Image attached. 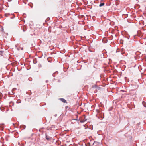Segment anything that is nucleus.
I'll return each mask as SVG.
<instances>
[{
    "label": "nucleus",
    "instance_id": "4468645a",
    "mask_svg": "<svg viewBox=\"0 0 146 146\" xmlns=\"http://www.w3.org/2000/svg\"><path fill=\"white\" fill-rule=\"evenodd\" d=\"M92 88H97V86L96 85H95L93 86Z\"/></svg>",
    "mask_w": 146,
    "mask_h": 146
},
{
    "label": "nucleus",
    "instance_id": "2f4dec72",
    "mask_svg": "<svg viewBox=\"0 0 146 146\" xmlns=\"http://www.w3.org/2000/svg\"><path fill=\"white\" fill-rule=\"evenodd\" d=\"M21 50H23V48H21Z\"/></svg>",
    "mask_w": 146,
    "mask_h": 146
},
{
    "label": "nucleus",
    "instance_id": "7c9ffc66",
    "mask_svg": "<svg viewBox=\"0 0 146 146\" xmlns=\"http://www.w3.org/2000/svg\"><path fill=\"white\" fill-rule=\"evenodd\" d=\"M139 125V123H137V125L138 126Z\"/></svg>",
    "mask_w": 146,
    "mask_h": 146
},
{
    "label": "nucleus",
    "instance_id": "39448f33",
    "mask_svg": "<svg viewBox=\"0 0 146 146\" xmlns=\"http://www.w3.org/2000/svg\"><path fill=\"white\" fill-rule=\"evenodd\" d=\"M4 52L3 51H0V56H3V54Z\"/></svg>",
    "mask_w": 146,
    "mask_h": 146
},
{
    "label": "nucleus",
    "instance_id": "cd10ccee",
    "mask_svg": "<svg viewBox=\"0 0 146 146\" xmlns=\"http://www.w3.org/2000/svg\"><path fill=\"white\" fill-rule=\"evenodd\" d=\"M57 115L56 114L54 115V116L55 117H56L57 116Z\"/></svg>",
    "mask_w": 146,
    "mask_h": 146
},
{
    "label": "nucleus",
    "instance_id": "9b49d317",
    "mask_svg": "<svg viewBox=\"0 0 146 146\" xmlns=\"http://www.w3.org/2000/svg\"><path fill=\"white\" fill-rule=\"evenodd\" d=\"M85 145L86 146H90V143L88 142L87 144H85Z\"/></svg>",
    "mask_w": 146,
    "mask_h": 146
},
{
    "label": "nucleus",
    "instance_id": "72a5a7b5",
    "mask_svg": "<svg viewBox=\"0 0 146 146\" xmlns=\"http://www.w3.org/2000/svg\"><path fill=\"white\" fill-rule=\"evenodd\" d=\"M23 31H25V30H23Z\"/></svg>",
    "mask_w": 146,
    "mask_h": 146
},
{
    "label": "nucleus",
    "instance_id": "dca6fc26",
    "mask_svg": "<svg viewBox=\"0 0 146 146\" xmlns=\"http://www.w3.org/2000/svg\"><path fill=\"white\" fill-rule=\"evenodd\" d=\"M125 38H126L127 39H129L130 38V36H126V37H125Z\"/></svg>",
    "mask_w": 146,
    "mask_h": 146
},
{
    "label": "nucleus",
    "instance_id": "4be33fe9",
    "mask_svg": "<svg viewBox=\"0 0 146 146\" xmlns=\"http://www.w3.org/2000/svg\"><path fill=\"white\" fill-rule=\"evenodd\" d=\"M55 74L54 73L53 74L52 76H53V77H55Z\"/></svg>",
    "mask_w": 146,
    "mask_h": 146
},
{
    "label": "nucleus",
    "instance_id": "393cba45",
    "mask_svg": "<svg viewBox=\"0 0 146 146\" xmlns=\"http://www.w3.org/2000/svg\"><path fill=\"white\" fill-rule=\"evenodd\" d=\"M58 82H61V80H58Z\"/></svg>",
    "mask_w": 146,
    "mask_h": 146
},
{
    "label": "nucleus",
    "instance_id": "f3484780",
    "mask_svg": "<svg viewBox=\"0 0 146 146\" xmlns=\"http://www.w3.org/2000/svg\"><path fill=\"white\" fill-rule=\"evenodd\" d=\"M10 15V14L9 13H6V14H5V16L6 17H7L9 15Z\"/></svg>",
    "mask_w": 146,
    "mask_h": 146
},
{
    "label": "nucleus",
    "instance_id": "0eeeda50",
    "mask_svg": "<svg viewBox=\"0 0 146 146\" xmlns=\"http://www.w3.org/2000/svg\"><path fill=\"white\" fill-rule=\"evenodd\" d=\"M28 5L30 6L31 8H32L33 7V5L32 3H29L28 4Z\"/></svg>",
    "mask_w": 146,
    "mask_h": 146
},
{
    "label": "nucleus",
    "instance_id": "6e6552de",
    "mask_svg": "<svg viewBox=\"0 0 146 146\" xmlns=\"http://www.w3.org/2000/svg\"><path fill=\"white\" fill-rule=\"evenodd\" d=\"M104 3H101L99 5V7H101L102 6H104Z\"/></svg>",
    "mask_w": 146,
    "mask_h": 146
},
{
    "label": "nucleus",
    "instance_id": "a878e982",
    "mask_svg": "<svg viewBox=\"0 0 146 146\" xmlns=\"http://www.w3.org/2000/svg\"><path fill=\"white\" fill-rule=\"evenodd\" d=\"M97 143V142H96L95 141H94V143L93 144V145L94 144V143Z\"/></svg>",
    "mask_w": 146,
    "mask_h": 146
},
{
    "label": "nucleus",
    "instance_id": "bb28decb",
    "mask_svg": "<svg viewBox=\"0 0 146 146\" xmlns=\"http://www.w3.org/2000/svg\"><path fill=\"white\" fill-rule=\"evenodd\" d=\"M96 1H94V3H98V2H96Z\"/></svg>",
    "mask_w": 146,
    "mask_h": 146
},
{
    "label": "nucleus",
    "instance_id": "423d86ee",
    "mask_svg": "<svg viewBox=\"0 0 146 146\" xmlns=\"http://www.w3.org/2000/svg\"><path fill=\"white\" fill-rule=\"evenodd\" d=\"M20 127L21 128H23V129H25L26 128L25 125H21L20 126Z\"/></svg>",
    "mask_w": 146,
    "mask_h": 146
},
{
    "label": "nucleus",
    "instance_id": "c85d7f7f",
    "mask_svg": "<svg viewBox=\"0 0 146 146\" xmlns=\"http://www.w3.org/2000/svg\"><path fill=\"white\" fill-rule=\"evenodd\" d=\"M84 119H86V116H85V115H84Z\"/></svg>",
    "mask_w": 146,
    "mask_h": 146
},
{
    "label": "nucleus",
    "instance_id": "412c9836",
    "mask_svg": "<svg viewBox=\"0 0 146 146\" xmlns=\"http://www.w3.org/2000/svg\"><path fill=\"white\" fill-rule=\"evenodd\" d=\"M38 67H42V65H41V64H38Z\"/></svg>",
    "mask_w": 146,
    "mask_h": 146
},
{
    "label": "nucleus",
    "instance_id": "aec40b11",
    "mask_svg": "<svg viewBox=\"0 0 146 146\" xmlns=\"http://www.w3.org/2000/svg\"><path fill=\"white\" fill-rule=\"evenodd\" d=\"M26 93H27V94H29V95H30L31 94V91L30 92V93H28V92H27Z\"/></svg>",
    "mask_w": 146,
    "mask_h": 146
},
{
    "label": "nucleus",
    "instance_id": "ddd939ff",
    "mask_svg": "<svg viewBox=\"0 0 146 146\" xmlns=\"http://www.w3.org/2000/svg\"><path fill=\"white\" fill-rule=\"evenodd\" d=\"M78 117V116H77V117H76V119H72V120H76V121H78L79 120H80V119H77Z\"/></svg>",
    "mask_w": 146,
    "mask_h": 146
},
{
    "label": "nucleus",
    "instance_id": "473e14b6",
    "mask_svg": "<svg viewBox=\"0 0 146 146\" xmlns=\"http://www.w3.org/2000/svg\"><path fill=\"white\" fill-rule=\"evenodd\" d=\"M133 108H135V106H134V107H133Z\"/></svg>",
    "mask_w": 146,
    "mask_h": 146
},
{
    "label": "nucleus",
    "instance_id": "20e7f679",
    "mask_svg": "<svg viewBox=\"0 0 146 146\" xmlns=\"http://www.w3.org/2000/svg\"><path fill=\"white\" fill-rule=\"evenodd\" d=\"M102 40L104 43H106L108 42V40L106 38H104Z\"/></svg>",
    "mask_w": 146,
    "mask_h": 146
},
{
    "label": "nucleus",
    "instance_id": "b1692460",
    "mask_svg": "<svg viewBox=\"0 0 146 146\" xmlns=\"http://www.w3.org/2000/svg\"><path fill=\"white\" fill-rule=\"evenodd\" d=\"M48 80H46V81H45V82H46V83H48Z\"/></svg>",
    "mask_w": 146,
    "mask_h": 146
},
{
    "label": "nucleus",
    "instance_id": "7ed1b4c3",
    "mask_svg": "<svg viewBox=\"0 0 146 146\" xmlns=\"http://www.w3.org/2000/svg\"><path fill=\"white\" fill-rule=\"evenodd\" d=\"M4 124L1 123L0 124V129L1 131L3 130L4 127Z\"/></svg>",
    "mask_w": 146,
    "mask_h": 146
},
{
    "label": "nucleus",
    "instance_id": "9d476101",
    "mask_svg": "<svg viewBox=\"0 0 146 146\" xmlns=\"http://www.w3.org/2000/svg\"><path fill=\"white\" fill-rule=\"evenodd\" d=\"M33 63L34 64H35L37 63V61L36 59L34 60H33Z\"/></svg>",
    "mask_w": 146,
    "mask_h": 146
},
{
    "label": "nucleus",
    "instance_id": "2eb2a0df",
    "mask_svg": "<svg viewBox=\"0 0 146 146\" xmlns=\"http://www.w3.org/2000/svg\"><path fill=\"white\" fill-rule=\"evenodd\" d=\"M10 104H11L12 105H11V106H13L14 105V103L13 102H10Z\"/></svg>",
    "mask_w": 146,
    "mask_h": 146
},
{
    "label": "nucleus",
    "instance_id": "c756f323",
    "mask_svg": "<svg viewBox=\"0 0 146 146\" xmlns=\"http://www.w3.org/2000/svg\"><path fill=\"white\" fill-rule=\"evenodd\" d=\"M55 54V53H53V52H51V54Z\"/></svg>",
    "mask_w": 146,
    "mask_h": 146
},
{
    "label": "nucleus",
    "instance_id": "5701e85b",
    "mask_svg": "<svg viewBox=\"0 0 146 146\" xmlns=\"http://www.w3.org/2000/svg\"><path fill=\"white\" fill-rule=\"evenodd\" d=\"M58 71H56L54 73L55 74H58Z\"/></svg>",
    "mask_w": 146,
    "mask_h": 146
},
{
    "label": "nucleus",
    "instance_id": "1a4fd4ad",
    "mask_svg": "<svg viewBox=\"0 0 146 146\" xmlns=\"http://www.w3.org/2000/svg\"><path fill=\"white\" fill-rule=\"evenodd\" d=\"M87 120V119H83V120H80V122H81V123H84V122L86 121Z\"/></svg>",
    "mask_w": 146,
    "mask_h": 146
},
{
    "label": "nucleus",
    "instance_id": "a211bd4d",
    "mask_svg": "<svg viewBox=\"0 0 146 146\" xmlns=\"http://www.w3.org/2000/svg\"><path fill=\"white\" fill-rule=\"evenodd\" d=\"M145 103L143 101V104L144 106L145 107H146V105L144 104V103Z\"/></svg>",
    "mask_w": 146,
    "mask_h": 146
},
{
    "label": "nucleus",
    "instance_id": "f257e3e1",
    "mask_svg": "<svg viewBox=\"0 0 146 146\" xmlns=\"http://www.w3.org/2000/svg\"><path fill=\"white\" fill-rule=\"evenodd\" d=\"M45 138L48 141H51L52 139L51 137L49 136H48L46 133L45 134Z\"/></svg>",
    "mask_w": 146,
    "mask_h": 146
},
{
    "label": "nucleus",
    "instance_id": "f03ea898",
    "mask_svg": "<svg viewBox=\"0 0 146 146\" xmlns=\"http://www.w3.org/2000/svg\"><path fill=\"white\" fill-rule=\"evenodd\" d=\"M61 101L64 103H67V102L63 98H60L59 99Z\"/></svg>",
    "mask_w": 146,
    "mask_h": 146
},
{
    "label": "nucleus",
    "instance_id": "f8f14e48",
    "mask_svg": "<svg viewBox=\"0 0 146 146\" xmlns=\"http://www.w3.org/2000/svg\"><path fill=\"white\" fill-rule=\"evenodd\" d=\"M21 102V100H18L17 101V103H20Z\"/></svg>",
    "mask_w": 146,
    "mask_h": 146
},
{
    "label": "nucleus",
    "instance_id": "6ab92c4d",
    "mask_svg": "<svg viewBox=\"0 0 146 146\" xmlns=\"http://www.w3.org/2000/svg\"><path fill=\"white\" fill-rule=\"evenodd\" d=\"M0 110H1L2 111H3V110H4V108H0Z\"/></svg>",
    "mask_w": 146,
    "mask_h": 146
}]
</instances>
